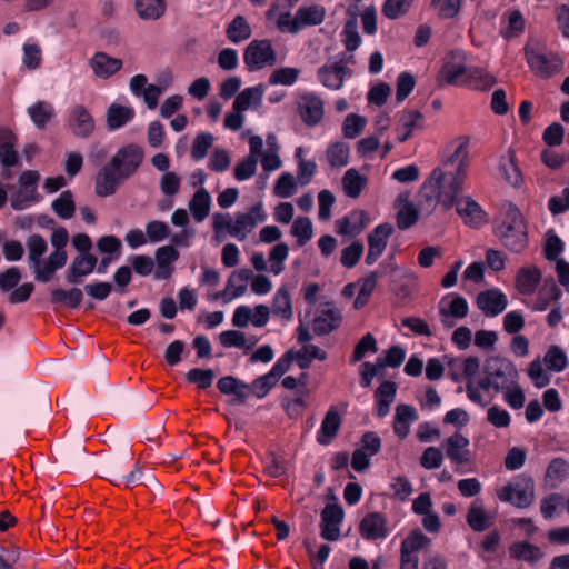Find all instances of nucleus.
Here are the masks:
<instances>
[{
	"label": "nucleus",
	"instance_id": "obj_1",
	"mask_svg": "<svg viewBox=\"0 0 569 569\" xmlns=\"http://www.w3.org/2000/svg\"><path fill=\"white\" fill-rule=\"evenodd\" d=\"M219 391L227 396L224 418L234 428L236 437L247 442L246 407L249 400V385L234 376H224L217 382Z\"/></svg>",
	"mask_w": 569,
	"mask_h": 569
},
{
	"label": "nucleus",
	"instance_id": "obj_2",
	"mask_svg": "<svg viewBox=\"0 0 569 569\" xmlns=\"http://www.w3.org/2000/svg\"><path fill=\"white\" fill-rule=\"evenodd\" d=\"M495 233L500 242L515 253H521L528 247L527 224L522 213L515 204H509L506 219Z\"/></svg>",
	"mask_w": 569,
	"mask_h": 569
},
{
	"label": "nucleus",
	"instance_id": "obj_3",
	"mask_svg": "<svg viewBox=\"0 0 569 569\" xmlns=\"http://www.w3.org/2000/svg\"><path fill=\"white\" fill-rule=\"evenodd\" d=\"M267 148L263 149V140L260 136H251V177L256 174L258 158L266 173L281 168L280 144L274 133H268Z\"/></svg>",
	"mask_w": 569,
	"mask_h": 569
},
{
	"label": "nucleus",
	"instance_id": "obj_4",
	"mask_svg": "<svg viewBox=\"0 0 569 569\" xmlns=\"http://www.w3.org/2000/svg\"><path fill=\"white\" fill-rule=\"evenodd\" d=\"M326 16L323 7L313 4L309 7H300L295 16L289 12L280 14L278 19V28L281 31H288L290 33H297L302 28L308 26L320 24Z\"/></svg>",
	"mask_w": 569,
	"mask_h": 569
},
{
	"label": "nucleus",
	"instance_id": "obj_5",
	"mask_svg": "<svg viewBox=\"0 0 569 569\" xmlns=\"http://www.w3.org/2000/svg\"><path fill=\"white\" fill-rule=\"evenodd\" d=\"M485 373L490 375L496 392H503L516 386L519 372L508 359L492 357L486 361Z\"/></svg>",
	"mask_w": 569,
	"mask_h": 569
},
{
	"label": "nucleus",
	"instance_id": "obj_6",
	"mask_svg": "<svg viewBox=\"0 0 569 569\" xmlns=\"http://www.w3.org/2000/svg\"><path fill=\"white\" fill-rule=\"evenodd\" d=\"M26 422L23 401L17 396H9L0 403V432L17 435Z\"/></svg>",
	"mask_w": 569,
	"mask_h": 569
},
{
	"label": "nucleus",
	"instance_id": "obj_7",
	"mask_svg": "<svg viewBox=\"0 0 569 569\" xmlns=\"http://www.w3.org/2000/svg\"><path fill=\"white\" fill-rule=\"evenodd\" d=\"M470 67L466 66V54L461 50L451 51L438 73L437 81L439 86L445 84H467Z\"/></svg>",
	"mask_w": 569,
	"mask_h": 569
},
{
	"label": "nucleus",
	"instance_id": "obj_8",
	"mask_svg": "<svg viewBox=\"0 0 569 569\" xmlns=\"http://www.w3.org/2000/svg\"><path fill=\"white\" fill-rule=\"evenodd\" d=\"M502 501L517 508H528L535 500V483L531 477L521 476L503 487L499 493Z\"/></svg>",
	"mask_w": 569,
	"mask_h": 569
},
{
	"label": "nucleus",
	"instance_id": "obj_9",
	"mask_svg": "<svg viewBox=\"0 0 569 569\" xmlns=\"http://www.w3.org/2000/svg\"><path fill=\"white\" fill-rule=\"evenodd\" d=\"M446 174L440 168L432 170L428 180L421 186L418 202L419 206L431 212L441 199V191L446 184Z\"/></svg>",
	"mask_w": 569,
	"mask_h": 569
},
{
	"label": "nucleus",
	"instance_id": "obj_10",
	"mask_svg": "<svg viewBox=\"0 0 569 569\" xmlns=\"http://www.w3.org/2000/svg\"><path fill=\"white\" fill-rule=\"evenodd\" d=\"M525 54L532 71L541 78H550L562 67V60L553 53L543 54L526 47Z\"/></svg>",
	"mask_w": 569,
	"mask_h": 569
},
{
	"label": "nucleus",
	"instance_id": "obj_11",
	"mask_svg": "<svg viewBox=\"0 0 569 569\" xmlns=\"http://www.w3.org/2000/svg\"><path fill=\"white\" fill-rule=\"evenodd\" d=\"M142 159V148L137 144H128L119 149L110 161L117 167L120 174L128 179L137 171Z\"/></svg>",
	"mask_w": 569,
	"mask_h": 569
},
{
	"label": "nucleus",
	"instance_id": "obj_12",
	"mask_svg": "<svg viewBox=\"0 0 569 569\" xmlns=\"http://www.w3.org/2000/svg\"><path fill=\"white\" fill-rule=\"evenodd\" d=\"M395 228L390 223L378 224L367 237L368 239V253L366 263L372 266L382 256L387 246L388 239L393 233Z\"/></svg>",
	"mask_w": 569,
	"mask_h": 569
},
{
	"label": "nucleus",
	"instance_id": "obj_13",
	"mask_svg": "<svg viewBox=\"0 0 569 569\" xmlns=\"http://www.w3.org/2000/svg\"><path fill=\"white\" fill-rule=\"evenodd\" d=\"M343 509L339 503H328L321 511V537L328 541L340 538V525L343 520Z\"/></svg>",
	"mask_w": 569,
	"mask_h": 569
},
{
	"label": "nucleus",
	"instance_id": "obj_14",
	"mask_svg": "<svg viewBox=\"0 0 569 569\" xmlns=\"http://www.w3.org/2000/svg\"><path fill=\"white\" fill-rule=\"evenodd\" d=\"M468 157V139L463 138V141L458 144L453 153L443 162L446 167L457 164L455 171L445 172L447 180H453L452 189H456L459 183H465Z\"/></svg>",
	"mask_w": 569,
	"mask_h": 569
},
{
	"label": "nucleus",
	"instance_id": "obj_15",
	"mask_svg": "<svg viewBox=\"0 0 569 569\" xmlns=\"http://www.w3.org/2000/svg\"><path fill=\"white\" fill-rule=\"evenodd\" d=\"M133 452L131 448L126 445L119 452L111 455L101 461L100 468L103 477L114 481L120 479L124 472L126 465L132 460Z\"/></svg>",
	"mask_w": 569,
	"mask_h": 569
},
{
	"label": "nucleus",
	"instance_id": "obj_16",
	"mask_svg": "<svg viewBox=\"0 0 569 569\" xmlns=\"http://www.w3.org/2000/svg\"><path fill=\"white\" fill-rule=\"evenodd\" d=\"M127 179L120 174L117 167L109 161L101 168L96 178V193L99 197H109L117 191L119 183Z\"/></svg>",
	"mask_w": 569,
	"mask_h": 569
},
{
	"label": "nucleus",
	"instance_id": "obj_17",
	"mask_svg": "<svg viewBox=\"0 0 569 569\" xmlns=\"http://www.w3.org/2000/svg\"><path fill=\"white\" fill-rule=\"evenodd\" d=\"M98 263V259L92 253H79L74 257L66 272V281L69 284H79L82 278L90 274Z\"/></svg>",
	"mask_w": 569,
	"mask_h": 569
},
{
	"label": "nucleus",
	"instance_id": "obj_18",
	"mask_svg": "<svg viewBox=\"0 0 569 569\" xmlns=\"http://www.w3.org/2000/svg\"><path fill=\"white\" fill-rule=\"evenodd\" d=\"M277 63V53L269 40L251 41V71Z\"/></svg>",
	"mask_w": 569,
	"mask_h": 569
},
{
	"label": "nucleus",
	"instance_id": "obj_19",
	"mask_svg": "<svg viewBox=\"0 0 569 569\" xmlns=\"http://www.w3.org/2000/svg\"><path fill=\"white\" fill-rule=\"evenodd\" d=\"M359 531L367 540L383 539L388 535L387 518L380 512H369L361 520Z\"/></svg>",
	"mask_w": 569,
	"mask_h": 569
},
{
	"label": "nucleus",
	"instance_id": "obj_20",
	"mask_svg": "<svg viewBox=\"0 0 569 569\" xmlns=\"http://www.w3.org/2000/svg\"><path fill=\"white\" fill-rule=\"evenodd\" d=\"M508 305L507 297L498 289L481 291L477 297L478 308L489 317L501 313Z\"/></svg>",
	"mask_w": 569,
	"mask_h": 569
},
{
	"label": "nucleus",
	"instance_id": "obj_21",
	"mask_svg": "<svg viewBox=\"0 0 569 569\" xmlns=\"http://www.w3.org/2000/svg\"><path fill=\"white\" fill-rule=\"evenodd\" d=\"M82 300L83 291L78 287H72L70 289H63L60 287L53 288L49 296V302L54 309L62 307L78 309L81 306Z\"/></svg>",
	"mask_w": 569,
	"mask_h": 569
},
{
	"label": "nucleus",
	"instance_id": "obj_22",
	"mask_svg": "<svg viewBox=\"0 0 569 569\" xmlns=\"http://www.w3.org/2000/svg\"><path fill=\"white\" fill-rule=\"evenodd\" d=\"M154 258L157 262L154 279H169L173 272L172 263L179 259V251L173 246H163L156 250Z\"/></svg>",
	"mask_w": 569,
	"mask_h": 569
},
{
	"label": "nucleus",
	"instance_id": "obj_23",
	"mask_svg": "<svg viewBox=\"0 0 569 569\" xmlns=\"http://www.w3.org/2000/svg\"><path fill=\"white\" fill-rule=\"evenodd\" d=\"M69 126L74 136L86 139L94 130V120L90 112L82 104H79L70 113Z\"/></svg>",
	"mask_w": 569,
	"mask_h": 569
},
{
	"label": "nucleus",
	"instance_id": "obj_24",
	"mask_svg": "<svg viewBox=\"0 0 569 569\" xmlns=\"http://www.w3.org/2000/svg\"><path fill=\"white\" fill-rule=\"evenodd\" d=\"M370 219L366 211L355 210L336 222L337 232L343 236L356 237L360 234Z\"/></svg>",
	"mask_w": 569,
	"mask_h": 569
},
{
	"label": "nucleus",
	"instance_id": "obj_25",
	"mask_svg": "<svg viewBox=\"0 0 569 569\" xmlns=\"http://www.w3.org/2000/svg\"><path fill=\"white\" fill-rule=\"evenodd\" d=\"M347 74H351V70L343 64L342 60L332 66H322L318 70L321 83L331 90L340 89Z\"/></svg>",
	"mask_w": 569,
	"mask_h": 569
},
{
	"label": "nucleus",
	"instance_id": "obj_26",
	"mask_svg": "<svg viewBox=\"0 0 569 569\" xmlns=\"http://www.w3.org/2000/svg\"><path fill=\"white\" fill-rule=\"evenodd\" d=\"M340 321V311L331 303H326L313 320V331L319 336L328 335L339 327Z\"/></svg>",
	"mask_w": 569,
	"mask_h": 569
},
{
	"label": "nucleus",
	"instance_id": "obj_27",
	"mask_svg": "<svg viewBox=\"0 0 569 569\" xmlns=\"http://www.w3.org/2000/svg\"><path fill=\"white\" fill-rule=\"evenodd\" d=\"M301 119L308 126L317 124L323 116V102L315 94H305L298 104Z\"/></svg>",
	"mask_w": 569,
	"mask_h": 569
},
{
	"label": "nucleus",
	"instance_id": "obj_28",
	"mask_svg": "<svg viewBox=\"0 0 569 569\" xmlns=\"http://www.w3.org/2000/svg\"><path fill=\"white\" fill-rule=\"evenodd\" d=\"M249 109V88L243 89L234 99L232 111L224 117V127L238 131L244 122L243 112Z\"/></svg>",
	"mask_w": 569,
	"mask_h": 569
},
{
	"label": "nucleus",
	"instance_id": "obj_29",
	"mask_svg": "<svg viewBox=\"0 0 569 569\" xmlns=\"http://www.w3.org/2000/svg\"><path fill=\"white\" fill-rule=\"evenodd\" d=\"M541 278L542 273L538 267L533 264L525 266L517 272L516 288L519 293L530 296L536 291Z\"/></svg>",
	"mask_w": 569,
	"mask_h": 569
},
{
	"label": "nucleus",
	"instance_id": "obj_30",
	"mask_svg": "<svg viewBox=\"0 0 569 569\" xmlns=\"http://www.w3.org/2000/svg\"><path fill=\"white\" fill-rule=\"evenodd\" d=\"M468 446L469 439L463 435L456 432L445 442L446 455L455 463H466L469 461V450L467 449Z\"/></svg>",
	"mask_w": 569,
	"mask_h": 569
},
{
	"label": "nucleus",
	"instance_id": "obj_31",
	"mask_svg": "<svg viewBox=\"0 0 569 569\" xmlns=\"http://www.w3.org/2000/svg\"><path fill=\"white\" fill-rule=\"evenodd\" d=\"M457 213L469 226H479L485 220L481 207L469 196L460 197L456 202Z\"/></svg>",
	"mask_w": 569,
	"mask_h": 569
},
{
	"label": "nucleus",
	"instance_id": "obj_32",
	"mask_svg": "<svg viewBox=\"0 0 569 569\" xmlns=\"http://www.w3.org/2000/svg\"><path fill=\"white\" fill-rule=\"evenodd\" d=\"M90 66L97 77L107 79L122 68V60L112 58L104 52H97L91 58Z\"/></svg>",
	"mask_w": 569,
	"mask_h": 569
},
{
	"label": "nucleus",
	"instance_id": "obj_33",
	"mask_svg": "<svg viewBox=\"0 0 569 569\" xmlns=\"http://www.w3.org/2000/svg\"><path fill=\"white\" fill-rule=\"evenodd\" d=\"M341 422V417L339 416L336 407H331L327 411L321 422V427L317 437L318 442L323 446L329 445L331 440L337 436Z\"/></svg>",
	"mask_w": 569,
	"mask_h": 569
},
{
	"label": "nucleus",
	"instance_id": "obj_34",
	"mask_svg": "<svg viewBox=\"0 0 569 569\" xmlns=\"http://www.w3.org/2000/svg\"><path fill=\"white\" fill-rule=\"evenodd\" d=\"M562 292L560 288L557 286L553 278H548L545 280L542 288L540 289L538 297L533 301L532 310L535 311H545L549 307L550 303H558Z\"/></svg>",
	"mask_w": 569,
	"mask_h": 569
},
{
	"label": "nucleus",
	"instance_id": "obj_35",
	"mask_svg": "<svg viewBox=\"0 0 569 569\" xmlns=\"http://www.w3.org/2000/svg\"><path fill=\"white\" fill-rule=\"evenodd\" d=\"M134 110L131 107L119 103H111L107 109V127L109 130H118L124 127L134 118Z\"/></svg>",
	"mask_w": 569,
	"mask_h": 569
},
{
	"label": "nucleus",
	"instance_id": "obj_36",
	"mask_svg": "<svg viewBox=\"0 0 569 569\" xmlns=\"http://www.w3.org/2000/svg\"><path fill=\"white\" fill-rule=\"evenodd\" d=\"M467 522L472 530L478 532L485 531L492 526V517L486 512L481 500L476 499L471 503L467 515Z\"/></svg>",
	"mask_w": 569,
	"mask_h": 569
},
{
	"label": "nucleus",
	"instance_id": "obj_37",
	"mask_svg": "<svg viewBox=\"0 0 569 569\" xmlns=\"http://www.w3.org/2000/svg\"><path fill=\"white\" fill-rule=\"evenodd\" d=\"M86 448L82 443L68 445L59 449L60 463L66 469H78L86 456Z\"/></svg>",
	"mask_w": 569,
	"mask_h": 569
},
{
	"label": "nucleus",
	"instance_id": "obj_38",
	"mask_svg": "<svg viewBox=\"0 0 569 569\" xmlns=\"http://www.w3.org/2000/svg\"><path fill=\"white\" fill-rule=\"evenodd\" d=\"M37 129L42 130L56 116L53 106L47 101H37L27 110Z\"/></svg>",
	"mask_w": 569,
	"mask_h": 569
},
{
	"label": "nucleus",
	"instance_id": "obj_39",
	"mask_svg": "<svg viewBox=\"0 0 569 569\" xmlns=\"http://www.w3.org/2000/svg\"><path fill=\"white\" fill-rule=\"evenodd\" d=\"M39 173L37 171H24L21 173L19 178V182L21 184V188L16 197L11 200V207L14 210H21L24 208L23 202L29 201L30 198L27 196V190L31 188V192L36 189V183L39 180Z\"/></svg>",
	"mask_w": 569,
	"mask_h": 569
},
{
	"label": "nucleus",
	"instance_id": "obj_40",
	"mask_svg": "<svg viewBox=\"0 0 569 569\" xmlns=\"http://www.w3.org/2000/svg\"><path fill=\"white\" fill-rule=\"evenodd\" d=\"M210 193L204 188L197 190L189 203V209L197 222H202L208 217L210 212Z\"/></svg>",
	"mask_w": 569,
	"mask_h": 569
},
{
	"label": "nucleus",
	"instance_id": "obj_41",
	"mask_svg": "<svg viewBox=\"0 0 569 569\" xmlns=\"http://www.w3.org/2000/svg\"><path fill=\"white\" fill-rule=\"evenodd\" d=\"M509 551L512 558L530 563H535L543 557V553L539 547L527 541L513 543Z\"/></svg>",
	"mask_w": 569,
	"mask_h": 569
},
{
	"label": "nucleus",
	"instance_id": "obj_42",
	"mask_svg": "<svg viewBox=\"0 0 569 569\" xmlns=\"http://www.w3.org/2000/svg\"><path fill=\"white\" fill-rule=\"evenodd\" d=\"M367 184V178L360 174L356 169L346 171L342 178V186L345 193L350 198H358L362 189Z\"/></svg>",
	"mask_w": 569,
	"mask_h": 569
},
{
	"label": "nucleus",
	"instance_id": "obj_43",
	"mask_svg": "<svg viewBox=\"0 0 569 569\" xmlns=\"http://www.w3.org/2000/svg\"><path fill=\"white\" fill-rule=\"evenodd\" d=\"M28 249V263L29 267H37L41 262L42 256L48 250L46 239L40 234H31L26 240Z\"/></svg>",
	"mask_w": 569,
	"mask_h": 569
},
{
	"label": "nucleus",
	"instance_id": "obj_44",
	"mask_svg": "<svg viewBox=\"0 0 569 569\" xmlns=\"http://www.w3.org/2000/svg\"><path fill=\"white\" fill-rule=\"evenodd\" d=\"M499 170L501 174L503 176L505 180L513 186L518 187L520 186L522 181V177L520 173L519 168L516 164L515 153L513 151L509 150L507 157H502L500 159Z\"/></svg>",
	"mask_w": 569,
	"mask_h": 569
},
{
	"label": "nucleus",
	"instance_id": "obj_45",
	"mask_svg": "<svg viewBox=\"0 0 569 569\" xmlns=\"http://www.w3.org/2000/svg\"><path fill=\"white\" fill-rule=\"evenodd\" d=\"M136 9L143 20H157L166 10L164 0H136Z\"/></svg>",
	"mask_w": 569,
	"mask_h": 569
},
{
	"label": "nucleus",
	"instance_id": "obj_46",
	"mask_svg": "<svg viewBox=\"0 0 569 569\" xmlns=\"http://www.w3.org/2000/svg\"><path fill=\"white\" fill-rule=\"evenodd\" d=\"M271 310L273 315L281 317L284 320H290L292 318V306L291 298L288 289L286 287H281L278 289L273 297Z\"/></svg>",
	"mask_w": 569,
	"mask_h": 569
},
{
	"label": "nucleus",
	"instance_id": "obj_47",
	"mask_svg": "<svg viewBox=\"0 0 569 569\" xmlns=\"http://www.w3.org/2000/svg\"><path fill=\"white\" fill-rule=\"evenodd\" d=\"M53 212L61 219H70L76 211L73 194L70 190H64L51 203Z\"/></svg>",
	"mask_w": 569,
	"mask_h": 569
},
{
	"label": "nucleus",
	"instance_id": "obj_48",
	"mask_svg": "<svg viewBox=\"0 0 569 569\" xmlns=\"http://www.w3.org/2000/svg\"><path fill=\"white\" fill-rule=\"evenodd\" d=\"M249 284V269L242 268L231 273L226 284L233 299L246 293Z\"/></svg>",
	"mask_w": 569,
	"mask_h": 569
},
{
	"label": "nucleus",
	"instance_id": "obj_49",
	"mask_svg": "<svg viewBox=\"0 0 569 569\" xmlns=\"http://www.w3.org/2000/svg\"><path fill=\"white\" fill-rule=\"evenodd\" d=\"M569 473V462L563 458H555L550 461L546 470V479L551 482V487L556 488L562 482Z\"/></svg>",
	"mask_w": 569,
	"mask_h": 569
},
{
	"label": "nucleus",
	"instance_id": "obj_50",
	"mask_svg": "<svg viewBox=\"0 0 569 569\" xmlns=\"http://www.w3.org/2000/svg\"><path fill=\"white\" fill-rule=\"evenodd\" d=\"M567 355L558 346H551L543 357V362L548 370L560 372L567 366Z\"/></svg>",
	"mask_w": 569,
	"mask_h": 569
},
{
	"label": "nucleus",
	"instance_id": "obj_51",
	"mask_svg": "<svg viewBox=\"0 0 569 569\" xmlns=\"http://www.w3.org/2000/svg\"><path fill=\"white\" fill-rule=\"evenodd\" d=\"M496 78L477 67H470L467 84L472 86L477 90H487L496 83Z\"/></svg>",
	"mask_w": 569,
	"mask_h": 569
},
{
	"label": "nucleus",
	"instance_id": "obj_52",
	"mask_svg": "<svg viewBox=\"0 0 569 569\" xmlns=\"http://www.w3.org/2000/svg\"><path fill=\"white\" fill-rule=\"evenodd\" d=\"M289 254V247L284 242L277 243L269 252L270 272L280 274L284 269V261Z\"/></svg>",
	"mask_w": 569,
	"mask_h": 569
},
{
	"label": "nucleus",
	"instance_id": "obj_53",
	"mask_svg": "<svg viewBox=\"0 0 569 569\" xmlns=\"http://www.w3.org/2000/svg\"><path fill=\"white\" fill-rule=\"evenodd\" d=\"M291 234L297 238L299 247L305 246L312 238V222L307 217L297 218L291 227Z\"/></svg>",
	"mask_w": 569,
	"mask_h": 569
},
{
	"label": "nucleus",
	"instance_id": "obj_54",
	"mask_svg": "<svg viewBox=\"0 0 569 569\" xmlns=\"http://www.w3.org/2000/svg\"><path fill=\"white\" fill-rule=\"evenodd\" d=\"M327 159L331 167H345L348 164L349 147L345 142H336L327 150Z\"/></svg>",
	"mask_w": 569,
	"mask_h": 569
},
{
	"label": "nucleus",
	"instance_id": "obj_55",
	"mask_svg": "<svg viewBox=\"0 0 569 569\" xmlns=\"http://www.w3.org/2000/svg\"><path fill=\"white\" fill-rule=\"evenodd\" d=\"M430 541V538H428L425 533H422L420 530H416L406 539H403L401 543V551L416 555V551L427 548Z\"/></svg>",
	"mask_w": 569,
	"mask_h": 569
},
{
	"label": "nucleus",
	"instance_id": "obj_56",
	"mask_svg": "<svg viewBox=\"0 0 569 569\" xmlns=\"http://www.w3.org/2000/svg\"><path fill=\"white\" fill-rule=\"evenodd\" d=\"M419 218V212L412 202L405 203L397 212V226L401 230L411 228Z\"/></svg>",
	"mask_w": 569,
	"mask_h": 569
},
{
	"label": "nucleus",
	"instance_id": "obj_57",
	"mask_svg": "<svg viewBox=\"0 0 569 569\" xmlns=\"http://www.w3.org/2000/svg\"><path fill=\"white\" fill-rule=\"evenodd\" d=\"M367 120L365 117L350 113L346 117L342 126L343 136L348 139L358 137L365 129Z\"/></svg>",
	"mask_w": 569,
	"mask_h": 569
},
{
	"label": "nucleus",
	"instance_id": "obj_58",
	"mask_svg": "<svg viewBox=\"0 0 569 569\" xmlns=\"http://www.w3.org/2000/svg\"><path fill=\"white\" fill-rule=\"evenodd\" d=\"M413 0H386L382 7V13L391 20L398 19L405 16Z\"/></svg>",
	"mask_w": 569,
	"mask_h": 569
},
{
	"label": "nucleus",
	"instance_id": "obj_59",
	"mask_svg": "<svg viewBox=\"0 0 569 569\" xmlns=\"http://www.w3.org/2000/svg\"><path fill=\"white\" fill-rule=\"evenodd\" d=\"M214 377L216 373L212 369L201 368L190 369L186 375L188 382L197 383L200 389L209 388L212 385Z\"/></svg>",
	"mask_w": 569,
	"mask_h": 569
},
{
	"label": "nucleus",
	"instance_id": "obj_60",
	"mask_svg": "<svg viewBox=\"0 0 569 569\" xmlns=\"http://www.w3.org/2000/svg\"><path fill=\"white\" fill-rule=\"evenodd\" d=\"M300 74V70L291 67H283L274 70L269 78L270 84H293Z\"/></svg>",
	"mask_w": 569,
	"mask_h": 569
},
{
	"label": "nucleus",
	"instance_id": "obj_61",
	"mask_svg": "<svg viewBox=\"0 0 569 569\" xmlns=\"http://www.w3.org/2000/svg\"><path fill=\"white\" fill-rule=\"evenodd\" d=\"M363 250L365 247L360 241H353L350 246L342 249L341 264L348 269L353 268L359 262Z\"/></svg>",
	"mask_w": 569,
	"mask_h": 569
},
{
	"label": "nucleus",
	"instance_id": "obj_62",
	"mask_svg": "<svg viewBox=\"0 0 569 569\" xmlns=\"http://www.w3.org/2000/svg\"><path fill=\"white\" fill-rule=\"evenodd\" d=\"M213 141H214V137L212 133H210V132L199 133L193 140L192 151H191L192 158L196 161L202 160L207 156L208 150L212 146Z\"/></svg>",
	"mask_w": 569,
	"mask_h": 569
},
{
	"label": "nucleus",
	"instance_id": "obj_63",
	"mask_svg": "<svg viewBox=\"0 0 569 569\" xmlns=\"http://www.w3.org/2000/svg\"><path fill=\"white\" fill-rule=\"evenodd\" d=\"M220 343L226 348H246V352L249 350L247 346V338L242 331L239 330H226L219 335Z\"/></svg>",
	"mask_w": 569,
	"mask_h": 569
},
{
	"label": "nucleus",
	"instance_id": "obj_64",
	"mask_svg": "<svg viewBox=\"0 0 569 569\" xmlns=\"http://www.w3.org/2000/svg\"><path fill=\"white\" fill-rule=\"evenodd\" d=\"M228 38L238 43L249 37L247 21L242 16H237L227 29Z\"/></svg>",
	"mask_w": 569,
	"mask_h": 569
}]
</instances>
